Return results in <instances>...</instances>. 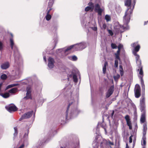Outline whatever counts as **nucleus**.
Segmentation results:
<instances>
[{
	"label": "nucleus",
	"instance_id": "f257e3e1",
	"mask_svg": "<svg viewBox=\"0 0 148 148\" xmlns=\"http://www.w3.org/2000/svg\"><path fill=\"white\" fill-rule=\"evenodd\" d=\"M132 12L133 10L131 9L130 7L128 8L125 11V15L123 17V21L125 24L127 25L130 22L131 15Z\"/></svg>",
	"mask_w": 148,
	"mask_h": 148
},
{
	"label": "nucleus",
	"instance_id": "f03ea898",
	"mask_svg": "<svg viewBox=\"0 0 148 148\" xmlns=\"http://www.w3.org/2000/svg\"><path fill=\"white\" fill-rule=\"evenodd\" d=\"M140 88V86L138 84L136 85L134 89V94L135 97L138 98L141 95Z\"/></svg>",
	"mask_w": 148,
	"mask_h": 148
},
{
	"label": "nucleus",
	"instance_id": "7ed1b4c3",
	"mask_svg": "<svg viewBox=\"0 0 148 148\" xmlns=\"http://www.w3.org/2000/svg\"><path fill=\"white\" fill-rule=\"evenodd\" d=\"M139 75H138V77L140 79L142 90L144 91L145 90V85L143 80V70H142V68H141L139 71Z\"/></svg>",
	"mask_w": 148,
	"mask_h": 148
},
{
	"label": "nucleus",
	"instance_id": "20e7f679",
	"mask_svg": "<svg viewBox=\"0 0 148 148\" xmlns=\"http://www.w3.org/2000/svg\"><path fill=\"white\" fill-rule=\"evenodd\" d=\"M140 109L141 111L145 110V98L144 96H142L140 100Z\"/></svg>",
	"mask_w": 148,
	"mask_h": 148
},
{
	"label": "nucleus",
	"instance_id": "39448f33",
	"mask_svg": "<svg viewBox=\"0 0 148 148\" xmlns=\"http://www.w3.org/2000/svg\"><path fill=\"white\" fill-rule=\"evenodd\" d=\"M33 113V111H31L25 113L19 119V121H21L23 119H28L30 118L32 115Z\"/></svg>",
	"mask_w": 148,
	"mask_h": 148
},
{
	"label": "nucleus",
	"instance_id": "423d86ee",
	"mask_svg": "<svg viewBox=\"0 0 148 148\" xmlns=\"http://www.w3.org/2000/svg\"><path fill=\"white\" fill-rule=\"evenodd\" d=\"M6 109L9 112H15L18 110V108L14 105L10 106L5 107Z\"/></svg>",
	"mask_w": 148,
	"mask_h": 148
},
{
	"label": "nucleus",
	"instance_id": "0eeeda50",
	"mask_svg": "<svg viewBox=\"0 0 148 148\" xmlns=\"http://www.w3.org/2000/svg\"><path fill=\"white\" fill-rule=\"evenodd\" d=\"M114 88L113 85L110 87L106 93V98L109 97L112 94L114 91Z\"/></svg>",
	"mask_w": 148,
	"mask_h": 148
},
{
	"label": "nucleus",
	"instance_id": "6e6552de",
	"mask_svg": "<svg viewBox=\"0 0 148 148\" xmlns=\"http://www.w3.org/2000/svg\"><path fill=\"white\" fill-rule=\"evenodd\" d=\"M94 10L97 12L98 15H101L102 12V10L100 8V6L99 4H96L95 6Z\"/></svg>",
	"mask_w": 148,
	"mask_h": 148
},
{
	"label": "nucleus",
	"instance_id": "1a4fd4ad",
	"mask_svg": "<svg viewBox=\"0 0 148 148\" xmlns=\"http://www.w3.org/2000/svg\"><path fill=\"white\" fill-rule=\"evenodd\" d=\"M125 119L126 121L127 125L129 127V129L132 130V127L129 116L128 115H126L125 117Z\"/></svg>",
	"mask_w": 148,
	"mask_h": 148
},
{
	"label": "nucleus",
	"instance_id": "9d476101",
	"mask_svg": "<svg viewBox=\"0 0 148 148\" xmlns=\"http://www.w3.org/2000/svg\"><path fill=\"white\" fill-rule=\"evenodd\" d=\"M139 58L140 56L138 54L136 56V63L138 64V68L140 69H138V71H140L141 68H142V70H143V67L141 65V60H140Z\"/></svg>",
	"mask_w": 148,
	"mask_h": 148
},
{
	"label": "nucleus",
	"instance_id": "9b49d317",
	"mask_svg": "<svg viewBox=\"0 0 148 148\" xmlns=\"http://www.w3.org/2000/svg\"><path fill=\"white\" fill-rule=\"evenodd\" d=\"M48 66L50 68H52L54 66V59L51 58L49 57L48 59Z\"/></svg>",
	"mask_w": 148,
	"mask_h": 148
},
{
	"label": "nucleus",
	"instance_id": "f8f14e48",
	"mask_svg": "<svg viewBox=\"0 0 148 148\" xmlns=\"http://www.w3.org/2000/svg\"><path fill=\"white\" fill-rule=\"evenodd\" d=\"M142 112V114L141 115L140 118V122L142 123H144L145 121V114L146 111H141Z\"/></svg>",
	"mask_w": 148,
	"mask_h": 148
},
{
	"label": "nucleus",
	"instance_id": "ddd939ff",
	"mask_svg": "<svg viewBox=\"0 0 148 148\" xmlns=\"http://www.w3.org/2000/svg\"><path fill=\"white\" fill-rule=\"evenodd\" d=\"M10 66L8 62L3 64L1 65V68L2 69H6Z\"/></svg>",
	"mask_w": 148,
	"mask_h": 148
},
{
	"label": "nucleus",
	"instance_id": "4468645a",
	"mask_svg": "<svg viewBox=\"0 0 148 148\" xmlns=\"http://www.w3.org/2000/svg\"><path fill=\"white\" fill-rule=\"evenodd\" d=\"M120 51V50L118 49L116 52L114 54L115 56V59H118L119 61L121 60V58L119 57Z\"/></svg>",
	"mask_w": 148,
	"mask_h": 148
},
{
	"label": "nucleus",
	"instance_id": "2eb2a0df",
	"mask_svg": "<svg viewBox=\"0 0 148 148\" xmlns=\"http://www.w3.org/2000/svg\"><path fill=\"white\" fill-rule=\"evenodd\" d=\"M147 130V127L146 123H144L143 125V135H145Z\"/></svg>",
	"mask_w": 148,
	"mask_h": 148
},
{
	"label": "nucleus",
	"instance_id": "dca6fc26",
	"mask_svg": "<svg viewBox=\"0 0 148 148\" xmlns=\"http://www.w3.org/2000/svg\"><path fill=\"white\" fill-rule=\"evenodd\" d=\"M108 66V63L107 61L105 62L103 68V73L104 74L106 73V67Z\"/></svg>",
	"mask_w": 148,
	"mask_h": 148
},
{
	"label": "nucleus",
	"instance_id": "f3484780",
	"mask_svg": "<svg viewBox=\"0 0 148 148\" xmlns=\"http://www.w3.org/2000/svg\"><path fill=\"white\" fill-rule=\"evenodd\" d=\"M74 100H72V101L71 102H69V104L68 105V106L67 110L66 111V117L67 118V117L68 114V111L69 110V108H70V106L74 102Z\"/></svg>",
	"mask_w": 148,
	"mask_h": 148
},
{
	"label": "nucleus",
	"instance_id": "a211bd4d",
	"mask_svg": "<svg viewBox=\"0 0 148 148\" xmlns=\"http://www.w3.org/2000/svg\"><path fill=\"white\" fill-rule=\"evenodd\" d=\"M131 3V0H126L125 1V6L130 7Z\"/></svg>",
	"mask_w": 148,
	"mask_h": 148
},
{
	"label": "nucleus",
	"instance_id": "6ab92c4d",
	"mask_svg": "<svg viewBox=\"0 0 148 148\" xmlns=\"http://www.w3.org/2000/svg\"><path fill=\"white\" fill-rule=\"evenodd\" d=\"M127 29V27H124L123 25L120 26L119 30V32L121 33H122L124 31L125 29Z\"/></svg>",
	"mask_w": 148,
	"mask_h": 148
},
{
	"label": "nucleus",
	"instance_id": "aec40b11",
	"mask_svg": "<svg viewBox=\"0 0 148 148\" xmlns=\"http://www.w3.org/2000/svg\"><path fill=\"white\" fill-rule=\"evenodd\" d=\"M75 46V45H71L69 47H68L66 49L65 51H64L65 52H67L71 50V49L74 48Z\"/></svg>",
	"mask_w": 148,
	"mask_h": 148
},
{
	"label": "nucleus",
	"instance_id": "412c9836",
	"mask_svg": "<svg viewBox=\"0 0 148 148\" xmlns=\"http://www.w3.org/2000/svg\"><path fill=\"white\" fill-rule=\"evenodd\" d=\"M17 88H12L9 91V92L11 93H15L17 91Z\"/></svg>",
	"mask_w": 148,
	"mask_h": 148
},
{
	"label": "nucleus",
	"instance_id": "4be33fe9",
	"mask_svg": "<svg viewBox=\"0 0 148 148\" xmlns=\"http://www.w3.org/2000/svg\"><path fill=\"white\" fill-rule=\"evenodd\" d=\"M24 99H32V97L31 96V93H28V94H27V93H26V96L25 97H24L23 98Z\"/></svg>",
	"mask_w": 148,
	"mask_h": 148
},
{
	"label": "nucleus",
	"instance_id": "5701e85b",
	"mask_svg": "<svg viewBox=\"0 0 148 148\" xmlns=\"http://www.w3.org/2000/svg\"><path fill=\"white\" fill-rule=\"evenodd\" d=\"M119 71L121 75L123 76V75L124 72L123 66L121 65L119 66Z\"/></svg>",
	"mask_w": 148,
	"mask_h": 148
},
{
	"label": "nucleus",
	"instance_id": "b1692460",
	"mask_svg": "<svg viewBox=\"0 0 148 148\" xmlns=\"http://www.w3.org/2000/svg\"><path fill=\"white\" fill-rule=\"evenodd\" d=\"M18 85L17 84H13L8 85L7 86L6 88V90L8 89L9 88H12L13 87L16 86Z\"/></svg>",
	"mask_w": 148,
	"mask_h": 148
},
{
	"label": "nucleus",
	"instance_id": "393cba45",
	"mask_svg": "<svg viewBox=\"0 0 148 148\" xmlns=\"http://www.w3.org/2000/svg\"><path fill=\"white\" fill-rule=\"evenodd\" d=\"M10 46L11 48V49H13V46L14 45V42L13 41V38H10Z\"/></svg>",
	"mask_w": 148,
	"mask_h": 148
},
{
	"label": "nucleus",
	"instance_id": "a878e982",
	"mask_svg": "<svg viewBox=\"0 0 148 148\" xmlns=\"http://www.w3.org/2000/svg\"><path fill=\"white\" fill-rule=\"evenodd\" d=\"M140 48V45H138L134 47V51H136V52H138Z\"/></svg>",
	"mask_w": 148,
	"mask_h": 148
},
{
	"label": "nucleus",
	"instance_id": "bb28decb",
	"mask_svg": "<svg viewBox=\"0 0 148 148\" xmlns=\"http://www.w3.org/2000/svg\"><path fill=\"white\" fill-rule=\"evenodd\" d=\"M0 78L2 80H5L7 78V76L5 74H3L1 76Z\"/></svg>",
	"mask_w": 148,
	"mask_h": 148
},
{
	"label": "nucleus",
	"instance_id": "cd10ccee",
	"mask_svg": "<svg viewBox=\"0 0 148 148\" xmlns=\"http://www.w3.org/2000/svg\"><path fill=\"white\" fill-rule=\"evenodd\" d=\"M146 136L145 135H143V143L142 144V145H143L145 146L146 145Z\"/></svg>",
	"mask_w": 148,
	"mask_h": 148
},
{
	"label": "nucleus",
	"instance_id": "c85d7f7f",
	"mask_svg": "<svg viewBox=\"0 0 148 148\" xmlns=\"http://www.w3.org/2000/svg\"><path fill=\"white\" fill-rule=\"evenodd\" d=\"M105 19L107 22L111 20V18L110 16L108 15H105Z\"/></svg>",
	"mask_w": 148,
	"mask_h": 148
},
{
	"label": "nucleus",
	"instance_id": "c756f323",
	"mask_svg": "<svg viewBox=\"0 0 148 148\" xmlns=\"http://www.w3.org/2000/svg\"><path fill=\"white\" fill-rule=\"evenodd\" d=\"M14 135L15 137L17 136L18 134V129L17 127H14Z\"/></svg>",
	"mask_w": 148,
	"mask_h": 148
},
{
	"label": "nucleus",
	"instance_id": "7c9ffc66",
	"mask_svg": "<svg viewBox=\"0 0 148 148\" xmlns=\"http://www.w3.org/2000/svg\"><path fill=\"white\" fill-rule=\"evenodd\" d=\"M73 81L75 82H77V79L76 75L75 74L73 75Z\"/></svg>",
	"mask_w": 148,
	"mask_h": 148
},
{
	"label": "nucleus",
	"instance_id": "2f4dec72",
	"mask_svg": "<svg viewBox=\"0 0 148 148\" xmlns=\"http://www.w3.org/2000/svg\"><path fill=\"white\" fill-rule=\"evenodd\" d=\"M119 60L118 59H115V60L114 66L115 68H117L118 67V61Z\"/></svg>",
	"mask_w": 148,
	"mask_h": 148
},
{
	"label": "nucleus",
	"instance_id": "473e14b6",
	"mask_svg": "<svg viewBox=\"0 0 148 148\" xmlns=\"http://www.w3.org/2000/svg\"><path fill=\"white\" fill-rule=\"evenodd\" d=\"M45 18L46 20L48 21L51 19V15L49 14H47Z\"/></svg>",
	"mask_w": 148,
	"mask_h": 148
},
{
	"label": "nucleus",
	"instance_id": "72a5a7b5",
	"mask_svg": "<svg viewBox=\"0 0 148 148\" xmlns=\"http://www.w3.org/2000/svg\"><path fill=\"white\" fill-rule=\"evenodd\" d=\"M10 96V94L8 92H6L3 95V97L4 98H7Z\"/></svg>",
	"mask_w": 148,
	"mask_h": 148
},
{
	"label": "nucleus",
	"instance_id": "f704fd0d",
	"mask_svg": "<svg viewBox=\"0 0 148 148\" xmlns=\"http://www.w3.org/2000/svg\"><path fill=\"white\" fill-rule=\"evenodd\" d=\"M26 90L27 91V94H28V93L30 94L31 93V90L30 87L28 86Z\"/></svg>",
	"mask_w": 148,
	"mask_h": 148
},
{
	"label": "nucleus",
	"instance_id": "c9c22d12",
	"mask_svg": "<svg viewBox=\"0 0 148 148\" xmlns=\"http://www.w3.org/2000/svg\"><path fill=\"white\" fill-rule=\"evenodd\" d=\"M89 7H90L92 8V11H93L94 8V5L93 3L92 2H89L88 4Z\"/></svg>",
	"mask_w": 148,
	"mask_h": 148
},
{
	"label": "nucleus",
	"instance_id": "e433bc0d",
	"mask_svg": "<svg viewBox=\"0 0 148 148\" xmlns=\"http://www.w3.org/2000/svg\"><path fill=\"white\" fill-rule=\"evenodd\" d=\"M52 5H53V3H52V2H49L48 3V9H51V10H52Z\"/></svg>",
	"mask_w": 148,
	"mask_h": 148
},
{
	"label": "nucleus",
	"instance_id": "4c0bfd02",
	"mask_svg": "<svg viewBox=\"0 0 148 148\" xmlns=\"http://www.w3.org/2000/svg\"><path fill=\"white\" fill-rule=\"evenodd\" d=\"M112 48L113 49H115L117 48V46L115 43H112L111 45Z\"/></svg>",
	"mask_w": 148,
	"mask_h": 148
},
{
	"label": "nucleus",
	"instance_id": "58836bf2",
	"mask_svg": "<svg viewBox=\"0 0 148 148\" xmlns=\"http://www.w3.org/2000/svg\"><path fill=\"white\" fill-rule=\"evenodd\" d=\"M90 10L91 11H92V8L89 6H88L86 7L85 9V10L86 11H88L89 10Z\"/></svg>",
	"mask_w": 148,
	"mask_h": 148
},
{
	"label": "nucleus",
	"instance_id": "ea45409f",
	"mask_svg": "<svg viewBox=\"0 0 148 148\" xmlns=\"http://www.w3.org/2000/svg\"><path fill=\"white\" fill-rule=\"evenodd\" d=\"M77 59V57L75 56H74L72 57V60L73 61H76Z\"/></svg>",
	"mask_w": 148,
	"mask_h": 148
},
{
	"label": "nucleus",
	"instance_id": "a19ab883",
	"mask_svg": "<svg viewBox=\"0 0 148 148\" xmlns=\"http://www.w3.org/2000/svg\"><path fill=\"white\" fill-rule=\"evenodd\" d=\"M29 128H28L27 129V133H25L24 135V137H27L28 136V134L29 133Z\"/></svg>",
	"mask_w": 148,
	"mask_h": 148
},
{
	"label": "nucleus",
	"instance_id": "79ce46f5",
	"mask_svg": "<svg viewBox=\"0 0 148 148\" xmlns=\"http://www.w3.org/2000/svg\"><path fill=\"white\" fill-rule=\"evenodd\" d=\"M108 143L109 145H110L111 148H112V147L111 146L113 145H114V143L112 142H111L110 141H109L108 142Z\"/></svg>",
	"mask_w": 148,
	"mask_h": 148
},
{
	"label": "nucleus",
	"instance_id": "37998d69",
	"mask_svg": "<svg viewBox=\"0 0 148 148\" xmlns=\"http://www.w3.org/2000/svg\"><path fill=\"white\" fill-rule=\"evenodd\" d=\"M108 33L111 35V36H112L113 35V33L111 30L109 29L108 30Z\"/></svg>",
	"mask_w": 148,
	"mask_h": 148
},
{
	"label": "nucleus",
	"instance_id": "c03bdc74",
	"mask_svg": "<svg viewBox=\"0 0 148 148\" xmlns=\"http://www.w3.org/2000/svg\"><path fill=\"white\" fill-rule=\"evenodd\" d=\"M92 30L95 31H97V27H91Z\"/></svg>",
	"mask_w": 148,
	"mask_h": 148
},
{
	"label": "nucleus",
	"instance_id": "a18cd8bd",
	"mask_svg": "<svg viewBox=\"0 0 148 148\" xmlns=\"http://www.w3.org/2000/svg\"><path fill=\"white\" fill-rule=\"evenodd\" d=\"M106 27L107 26L106 23H104L103 24L102 28L104 30H105L106 29Z\"/></svg>",
	"mask_w": 148,
	"mask_h": 148
},
{
	"label": "nucleus",
	"instance_id": "49530a36",
	"mask_svg": "<svg viewBox=\"0 0 148 148\" xmlns=\"http://www.w3.org/2000/svg\"><path fill=\"white\" fill-rule=\"evenodd\" d=\"M123 47V45H122L120 44L118 46V49L119 50H120L121 48Z\"/></svg>",
	"mask_w": 148,
	"mask_h": 148
},
{
	"label": "nucleus",
	"instance_id": "de8ad7c7",
	"mask_svg": "<svg viewBox=\"0 0 148 148\" xmlns=\"http://www.w3.org/2000/svg\"><path fill=\"white\" fill-rule=\"evenodd\" d=\"M132 135L131 136L130 138H129V143H132Z\"/></svg>",
	"mask_w": 148,
	"mask_h": 148
},
{
	"label": "nucleus",
	"instance_id": "09e8293b",
	"mask_svg": "<svg viewBox=\"0 0 148 148\" xmlns=\"http://www.w3.org/2000/svg\"><path fill=\"white\" fill-rule=\"evenodd\" d=\"M137 43L136 42H134L131 45V46L133 47H135Z\"/></svg>",
	"mask_w": 148,
	"mask_h": 148
},
{
	"label": "nucleus",
	"instance_id": "8fccbe9b",
	"mask_svg": "<svg viewBox=\"0 0 148 148\" xmlns=\"http://www.w3.org/2000/svg\"><path fill=\"white\" fill-rule=\"evenodd\" d=\"M3 48V44L0 41V50H1Z\"/></svg>",
	"mask_w": 148,
	"mask_h": 148
},
{
	"label": "nucleus",
	"instance_id": "3c124183",
	"mask_svg": "<svg viewBox=\"0 0 148 148\" xmlns=\"http://www.w3.org/2000/svg\"><path fill=\"white\" fill-rule=\"evenodd\" d=\"M48 10H47V14H49L50 11L51 10V9H48Z\"/></svg>",
	"mask_w": 148,
	"mask_h": 148
},
{
	"label": "nucleus",
	"instance_id": "603ef678",
	"mask_svg": "<svg viewBox=\"0 0 148 148\" xmlns=\"http://www.w3.org/2000/svg\"><path fill=\"white\" fill-rule=\"evenodd\" d=\"M137 52H136V51H134V52H133V54H134V55L136 56H137V55H138V54L137 53Z\"/></svg>",
	"mask_w": 148,
	"mask_h": 148
},
{
	"label": "nucleus",
	"instance_id": "864d4df0",
	"mask_svg": "<svg viewBox=\"0 0 148 148\" xmlns=\"http://www.w3.org/2000/svg\"><path fill=\"white\" fill-rule=\"evenodd\" d=\"M24 147V145L23 144L20 146L18 148H23Z\"/></svg>",
	"mask_w": 148,
	"mask_h": 148
},
{
	"label": "nucleus",
	"instance_id": "5fc2aeb1",
	"mask_svg": "<svg viewBox=\"0 0 148 148\" xmlns=\"http://www.w3.org/2000/svg\"><path fill=\"white\" fill-rule=\"evenodd\" d=\"M3 85V83H0V91L1 90V88Z\"/></svg>",
	"mask_w": 148,
	"mask_h": 148
},
{
	"label": "nucleus",
	"instance_id": "6e6d98bb",
	"mask_svg": "<svg viewBox=\"0 0 148 148\" xmlns=\"http://www.w3.org/2000/svg\"><path fill=\"white\" fill-rule=\"evenodd\" d=\"M148 23V21H147L145 22L144 23V25L147 24Z\"/></svg>",
	"mask_w": 148,
	"mask_h": 148
},
{
	"label": "nucleus",
	"instance_id": "4d7b16f0",
	"mask_svg": "<svg viewBox=\"0 0 148 148\" xmlns=\"http://www.w3.org/2000/svg\"><path fill=\"white\" fill-rule=\"evenodd\" d=\"M126 148H129V147L127 143L126 144Z\"/></svg>",
	"mask_w": 148,
	"mask_h": 148
},
{
	"label": "nucleus",
	"instance_id": "13d9d810",
	"mask_svg": "<svg viewBox=\"0 0 148 148\" xmlns=\"http://www.w3.org/2000/svg\"><path fill=\"white\" fill-rule=\"evenodd\" d=\"M43 58H44V59L45 60V62H46L47 61V60L46 59V57L45 56H44V57Z\"/></svg>",
	"mask_w": 148,
	"mask_h": 148
},
{
	"label": "nucleus",
	"instance_id": "bf43d9fd",
	"mask_svg": "<svg viewBox=\"0 0 148 148\" xmlns=\"http://www.w3.org/2000/svg\"><path fill=\"white\" fill-rule=\"evenodd\" d=\"M114 111H113L111 114V115H112V116L113 115V114H114Z\"/></svg>",
	"mask_w": 148,
	"mask_h": 148
},
{
	"label": "nucleus",
	"instance_id": "052dcab7",
	"mask_svg": "<svg viewBox=\"0 0 148 148\" xmlns=\"http://www.w3.org/2000/svg\"><path fill=\"white\" fill-rule=\"evenodd\" d=\"M10 35H11V38H13V34H10Z\"/></svg>",
	"mask_w": 148,
	"mask_h": 148
},
{
	"label": "nucleus",
	"instance_id": "680f3d73",
	"mask_svg": "<svg viewBox=\"0 0 148 148\" xmlns=\"http://www.w3.org/2000/svg\"><path fill=\"white\" fill-rule=\"evenodd\" d=\"M72 77V75H69V77Z\"/></svg>",
	"mask_w": 148,
	"mask_h": 148
}]
</instances>
